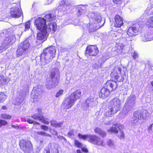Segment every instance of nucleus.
<instances>
[{
  "mask_svg": "<svg viewBox=\"0 0 153 153\" xmlns=\"http://www.w3.org/2000/svg\"><path fill=\"white\" fill-rule=\"evenodd\" d=\"M6 107L5 106H3L2 107V108L3 109H6Z\"/></svg>",
  "mask_w": 153,
  "mask_h": 153,
  "instance_id": "0e129e2a",
  "label": "nucleus"
},
{
  "mask_svg": "<svg viewBox=\"0 0 153 153\" xmlns=\"http://www.w3.org/2000/svg\"><path fill=\"white\" fill-rule=\"evenodd\" d=\"M7 124V122L3 120H1V126H4L6 125Z\"/></svg>",
  "mask_w": 153,
  "mask_h": 153,
  "instance_id": "5fc2aeb1",
  "label": "nucleus"
},
{
  "mask_svg": "<svg viewBox=\"0 0 153 153\" xmlns=\"http://www.w3.org/2000/svg\"><path fill=\"white\" fill-rule=\"evenodd\" d=\"M19 145L21 149L24 151L29 150L32 147L31 142L27 140H21L20 142Z\"/></svg>",
  "mask_w": 153,
  "mask_h": 153,
  "instance_id": "2eb2a0df",
  "label": "nucleus"
},
{
  "mask_svg": "<svg viewBox=\"0 0 153 153\" xmlns=\"http://www.w3.org/2000/svg\"><path fill=\"white\" fill-rule=\"evenodd\" d=\"M53 20L49 21V22L47 23V25L46 27L47 33L52 32L54 33L56 30L57 29V26L56 23L54 22H53Z\"/></svg>",
  "mask_w": 153,
  "mask_h": 153,
  "instance_id": "a211bd4d",
  "label": "nucleus"
},
{
  "mask_svg": "<svg viewBox=\"0 0 153 153\" xmlns=\"http://www.w3.org/2000/svg\"><path fill=\"white\" fill-rule=\"evenodd\" d=\"M6 98V96L4 93H0V103L4 101Z\"/></svg>",
  "mask_w": 153,
  "mask_h": 153,
  "instance_id": "a19ab883",
  "label": "nucleus"
},
{
  "mask_svg": "<svg viewBox=\"0 0 153 153\" xmlns=\"http://www.w3.org/2000/svg\"><path fill=\"white\" fill-rule=\"evenodd\" d=\"M30 44L27 41L22 42L19 46L16 51L17 57L23 55L25 56L28 52Z\"/></svg>",
  "mask_w": 153,
  "mask_h": 153,
  "instance_id": "0eeeda50",
  "label": "nucleus"
},
{
  "mask_svg": "<svg viewBox=\"0 0 153 153\" xmlns=\"http://www.w3.org/2000/svg\"><path fill=\"white\" fill-rule=\"evenodd\" d=\"M41 129L45 131H47L48 130V127L42 125L41 126Z\"/></svg>",
  "mask_w": 153,
  "mask_h": 153,
  "instance_id": "6e6d98bb",
  "label": "nucleus"
},
{
  "mask_svg": "<svg viewBox=\"0 0 153 153\" xmlns=\"http://www.w3.org/2000/svg\"><path fill=\"white\" fill-rule=\"evenodd\" d=\"M94 131L95 133L99 134L103 137H105L106 135V133L99 128H96Z\"/></svg>",
  "mask_w": 153,
  "mask_h": 153,
  "instance_id": "72a5a7b5",
  "label": "nucleus"
},
{
  "mask_svg": "<svg viewBox=\"0 0 153 153\" xmlns=\"http://www.w3.org/2000/svg\"><path fill=\"white\" fill-rule=\"evenodd\" d=\"M93 67L95 69H98L101 67V66L98 63H95L93 65Z\"/></svg>",
  "mask_w": 153,
  "mask_h": 153,
  "instance_id": "de8ad7c7",
  "label": "nucleus"
},
{
  "mask_svg": "<svg viewBox=\"0 0 153 153\" xmlns=\"http://www.w3.org/2000/svg\"><path fill=\"white\" fill-rule=\"evenodd\" d=\"M107 144L110 148L112 149H115L116 148V143L113 140H108L107 142Z\"/></svg>",
  "mask_w": 153,
  "mask_h": 153,
  "instance_id": "2f4dec72",
  "label": "nucleus"
},
{
  "mask_svg": "<svg viewBox=\"0 0 153 153\" xmlns=\"http://www.w3.org/2000/svg\"><path fill=\"white\" fill-rule=\"evenodd\" d=\"M82 151L85 152L87 153L88 152V150L85 147L82 148Z\"/></svg>",
  "mask_w": 153,
  "mask_h": 153,
  "instance_id": "bf43d9fd",
  "label": "nucleus"
},
{
  "mask_svg": "<svg viewBox=\"0 0 153 153\" xmlns=\"http://www.w3.org/2000/svg\"><path fill=\"white\" fill-rule=\"evenodd\" d=\"M42 92V87L40 85H38L34 87L31 92V97L34 101H37L40 98Z\"/></svg>",
  "mask_w": 153,
  "mask_h": 153,
  "instance_id": "f8f14e48",
  "label": "nucleus"
},
{
  "mask_svg": "<svg viewBox=\"0 0 153 153\" xmlns=\"http://www.w3.org/2000/svg\"><path fill=\"white\" fill-rule=\"evenodd\" d=\"M122 129H121L118 131V137L120 139H123L125 137V135L123 131L122 130Z\"/></svg>",
  "mask_w": 153,
  "mask_h": 153,
  "instance_id": "58836bf2",
  "label": "nucleus"
},
{
  "mask_svg": "<svg viewBox=\"0 0 153 153\" xmlns=\"http://www.w3.org/2000/svg\"><path fill=\"white\" fill-rule=\"evenodd\" d=\"M37 133L39 135L49 137H51L50 134H48L44 131H38L37 132Z\"/></svg>",
  "mask_w": 153,
  "mask_h": 153,
  "instance_id": "ea45409f",
  "label": "nucleus"
},
{
  "mask_svg": "<svg viewBox=\"0 0 153 153\" xmlns=\"http://www.w3.org/2000/svg\"><path fill=\"white\" fill-rule=\"evenodd\" d=\"M113 38L115 40H117L119 39V40H120V42L122 43H124V44H123L122 43H119L116 44V45L115 47L117 48V49L116 50L117 53L118 54H120L122 52L124 46V45L127 44V42H126V43H125L123 42H121V40L120 39H114L113 37Z\"/></svg>",
  "mask_w": 153,
  "mask_h": 153,
  "instance_id": "5701e85b",
  "label": "nucleus"
},
{
  "mask_svg": "<svg viewBox=\"0 0 153 153\" xmlns=\"http://www.w3.org/2000/svg\"><path fill=\"white\" fill-rule=\"evenodd\" d=\"M85 7L84 5H79L76 6V11L77 15L79 16L83 13Z\"/></svg>",
  "mask_w": 153,
  "mask_h": 153,
  "instance_id": "a878e982",
  "label": "nucleus"
},
{
  "mask_svg": "<svg viewBox=\"0 0 153 153\" xmlns=\"http://www.w3.org/2000/svg\"><path fill=\"white\" fill-rule=\"evenodd\" d=\"M63 91L62 90H60L59 91L57 92L56 94V97H59L60 95H62L63 94Z\"/></svg>",
  "mask_w": 153,
  "mask_h": 153,
  "instance_id": "09e8293b",
  "label": "nucleus"
},
{
  "mask_svg": "<svg viewBox=\"0 0 153 153\" xmlns=\"http://www.w3.org/2000/svg\"><path fill=\"white\" fill-rule=\"evenodd\" d=\"M55 19L54 14L46 15L43 18L39 17L35 19L34 25L36 29L39 30H47L46 28L47 23L49 21Z\"/></svg>",
  "mask_w": 153,
  "mask_h": 153,
  "instance_id": "20e7f679",
  "label": "nucleus"
},
{
  "mask_svg": "<svg viewBox=\"0 0 153 153\" xmlns=\"http://www.w3.org/2000/svg\"><path fill=\"white\" fill-rule=\"evenodd\" d=\"M50 132L52 134L57 135V132L54 130V129H50Z\"/></svg>",
  "mask_w": 153,
  "mask_h": 153,
  "instance_id": "603ef678",
  "label": "nucleus"
},
{
  "mask_svg": "<svg viewBox=\"0 0 153 153\" xmlns=\"http://www.w3.org/2000/svg\"><path fill=\"white\" fill-rule=\"evenodd\" d=\"M91 135H82L79 133L78 134V137L79 139H82L83 140H85L89 142V140L91 139Z\"/></svg>",
  "mask_w": 153,
  "mask_h": 153,
  "instance_id": "473e14b6",
  "label": "nucleus"
},
{
  "mask_svg": "<svg viewBox=\"0 0 153 153\" xmlns=\"http://www.w3.org/2000/svg\"><path fill=\"white\" fill-rule=\"evenodd\" d=\"M46 153H50L49 151L47 150L46 152Z\"/></svg>",
  "mask_w": 153,
  "mask_h": 153,
  "instance_id": "338daca9",
  "label": "nucleus"
},
{
  "mask_svg": "<svg viewBox=\"0 0 153 153\" xmlns=\"http://www.w3.org/2000/svg\"><path fill=\"white\" fill-rule=\"evenodd\" d=\"M153 13V6L149 5L143 14V16H148Z\"/></svg>",
  "mask_w": 153,
  "mask_h": 153,
  "instance_id": "7c9ffc66",
  "label": "nucleus"
},
{
  "mask_svg": "<svg viewBox=\"0 0 153 153\" xmlns=\"http://www.w3.org/2000/svg\"><path fill=\"white\" fill-rule=\"evenodd\" d=\"M121 105L120 100L119 98H115L110 102L109 107H111L117 112L120 110Z\"/></svg>",
  "mask_w": 153,
  "mask_h": 153,
  "instance_id": "ddd939ff",
  "label": "nucleus"
},
{
  "mask_svg": "<svg viewBox=\"0 0 153 153\" xmlns=\"http://www.w3.org/2000/svg\"><path fill=\"white\" fill-rule=\"evenodd\" d=\"M109 110L104 114V116L105 117H112L117 112L111 107H109Z\"/></svg>",
  "mask_w": 153,
  "mask_h": 153,
  "instance_id": "c85d7f7f",
  "label": "nucleus"
},
{
  "mask_svg": "<svg viewBox=\"0 0 153 153\" xmlns=\"http://www.w3.org/2000/svg\"><path fill=\"white\" fill-rule=\"evenodd\" d=\"M27 121L28 123L30 124H33L34 125L36 124H39L38 123L35 121H33L32 120L30 119H27Z\"/></svg>",
  "mask_w": 153,
  "mask_h": 153,
  "instance_id": "c03bdc74",
  "label": "nucleus"
},
{
  "mask_svg": "<svg viewBox=\"0 0 153 153\" xmlns=\"http://www.w3.org/2000/svg\"><path fill=\"white\" fill-rule=\"evenodd\" d=\"M153 126V123H152L148 127V129L149 130V133H151L152 132V128Z\"/></svg>",
  "mask_w": 153,
  "mask_h": 153,
  "instance_id": "864d4df0",
  "label": "nucleus"
},
{
  "mask_svg": "<svg viewBox=\"0 0 153 153\" xmlns=\"http://www.w3.org/2000/svg\"><path fill=\"white\" fill-rule=\"evenodd\" d=\"M1 117L3 118L9 119L11 118V116L7 114H3L1 115Z\"/></svg>",
  "mask_w": 153,
  "mask_h": 153,
  "instance_id": "79ce46f5",
  "label": "nucleus"
},
{
  "mask_svg": "<svg viewBox=\"0 0 153 153\" xmlns=\"http://www.w3.org/2000/svg\"><path fill=\"white\" fill-rule=\"evenodd\" d=\"M31 117L36 120H39L42 122L44 124L46 125H48L49 124V120L45 118L42 116H38V115H33Z\"/></svg>",
  "mask_w": 153,
  "mask_h": 153,
  "instance_id": "4be33fe9",
  "label": "nucleus"
},
{
  "mask_svg": "<svg viewBox=\"0 0 153 153\" xmlns=\"http://www.w3.org/2000/svg\"><path fill=\"white\" fill-rule=\"evenodd\" d=\"M71 5L66 0H62L57 8V10L59 11L62 12L63 14L65 13L66 11L70 9Z\"/></svg>",
  "mask_w": 153,
  "mask_h": 153,
  "instance_id": "4468645a",
  "label": "nucleus"
},
{
  "mask_svg": "<svg viewBox=\"0 0 153 153\" xmlns=\"http://www.w3.org/2000/svg\"><path fill=\"white\" fill-rule=\"evenodd\" d=\"M110 94V91L108 89L105 88H103L101 90L99 94V96L103 99L107 97Z\"/></svg>",
  "mask_w": 153,
  "mask_h": 153,
  "instance_id": "393cba45",
  "label": "nucleus"
},
{
  "mask_svg": "<svg viewBox=\"0 0 153 153\" xmlns=\"http://www.w3.org/2000/svg\"><path fill=\"white\" fill-rule=\"evenodd\" d=\"M131 109V107H129V104L125 103L122 112L124 117L127 115Z\"/></svg>",
  "mask_w": 153,
  "mask_h": 153,
  "instance_id": "c756f323",
  "label": "nucleus"
},
{
  "mask_svg": "<svg viewBox=\"0 0 153 153\" xmlns=\"http://www.w3.org/2000/svg\"><path fill=\"white\" fill-rule=\"evenodd\" d=\"M141 40L143 42H148L153 40V37L150 33L142 34L140 36Z\"/></svg>",
  "mask_w": 153,
  "mask_h": 153,
  "instance_id": "412c9836",
  "label": "nucleus"
},
{
  "mask_svg": "<svg viewBox=\"0 0 153 153\" xmlns=\"http://www.w3.org/2000/svg\"><path fill=\"white\" fill-rule=\"evenodd\" d=\"M37 111H38V114H35V115H36H36H38V116H42L41 115V109L40 108H39L38 109H37Z\"/></svg>",
  "mask_w": 153,
  "mask_h": 153,
  "instance_id": "4d7b16f0",
  "label": "nucleus"
},
{
  "mask_svg": "<svg viewBox=\"0 0 153 153\" xmlns=\"http://www.w3.org/2000/svg\"><path fill=\"white\" fill-rule=\"evenodd\" d=\"M151 114L152 116H153V111L152 113Z\"/></svg>",
  "mask_w": 153,
  "mask_h": 153,
  "instance_id": "774afa93",
  "label": "nucleus"
},
{
  "mask_svg": "<svg viewBox=\"0 0 153 153\" xmlns=\"http://www.w3.org/2000/svg\"><path fill=\"white\" fill-rule=\"evenodd\" d=\"M30 23L29 21L26 22L25 25V29H28L30 28Z\"/></svg>",
  "mask_w": 153,
  "mask_h": 153,
  "instance_id": "49530a36",
  "label": "nucleus"
},
{
  "mask_svg": "<svg viewBox=\"0 0 153 153\" xmlns=\"http://www.w3.org/2000/svg\"><path fill=\"white\" fill-rule=\"evenodd\" d=\"M88 16L90 19V23L87 25V27L89 28L90 32H93L103 25L104 24L101 26L99 24L102 20L100 14L97 13H90Z\"/></svg>",
  "mask_w": 153,
  "mask_h": 153,
  "instance_id": "7ed1b4c3",
  "label": "nucleus"
},
{
  "mask_svg": "<svg viewBox=\"0 0 153 153\" xmlns=\"http://www.w3.org/2000/svg\"><path fill=\"white\" fill-rule=\"evenodd\" d=\"M115 22L114 24L115 27H120L123 25V19L119 15H117L115 16Z\"/></svg>",
  "mask_w": 153,
  "mask_h": 153,
  "instance_id": "b1692460",
  "label": "nucleus"
},
{
  "mask_svg": "<svg viewBox=\"0 0 153 153\" xmlns=\"http://www.w3.org/2000/svg\"><path fill=\"white\" fill-rule=\"evenodd\" d=\"M74 144L78 148H81L82 146V144L78 141L75 140L74 141Z\"/></svg>",
  "mask_w": 153,
  "mask_h": 153,
  "instance_id": "37998d69",
  "label": "nucleus"
},
{
  "mask_svg": "<svg viewBox=\"0 0 153 153\" xmlns=\"http://www.w3.org/2000/svg\"><path fill=\"white\" fill-rule=\"evenodd\" d=\"M96 104V102L94 101V99L93 98H88L87 99L85 103V105L86 108H92Z\"/></svg>",
  "mask_w": 153,
  "mask_h": 153,
  "instance_id": "bb28decb",
  "label": "nucleus"
},
{
  "mask_svg": "<svg viewBox=\"0 0 153 153\" xmlns=\"http://www.w3.org/2000/svg\"><path fill=\"white\" fill-rule=\"evenodd\" d=\"M135 100V98L134 97H133L129 99L126 103H127L128 104V105L129 104V107H131V108L132 109L134 105Z\"/></svg>",
  "mask_w": 153,
  "mask_h": 153,
  "instance_id": "c9c22d12",
  "label": "nucleus"
},
{
  "mask_svg": "<svg viewBox=\"0 0 153 153\" xmlns=\"http://www.w3.org/2000/svg\"><path fill=\"white\" fill-rule=\"evenodd\" d=\"M56 48L54 46H51L45 49L40 56V61L42 65L45 64L55 56Z\"/></svg>",
  "mask_w": 153,
  "mask_h": 153,
  "instance_id": "423d86ee",
  "label": "nucleus"
},
{
  "mask_svg": "<svg viewBox=\"0 0 153 153\" xmlns=\"http://www.w3.org/2000/svg\"><path fill=\"white\" fill-rule=\"evenodd\" d=\"M104 60L102 58H100L98 60L97 62L101 66L102 64L104 62Z\"/></svg>",
  "mask_w": 153,
  "mask_h": 153,
  "instance_id": "3c124183",
  "label": "nucleus"
},
{
  "mask_svg": "<svg viewBox=\"0 0 153 153\" xmlns=\"http://www.w3.org/2000/svg\"><path fill=\"white\" fill-rule=\"evenodd\" d=\"M131 56L133 58L135 59L137 58L138 56V55L137 53L136 52L134 51L133 53H131Z\"/></svg>",
  "mask_w": 153,
  "mask_h": 153,
  "instance_id": "8fccbe9b",
  "label": "nucleus"
},
{
  "mask_svg": "<svg viewBox=\"0 0 153 153\" xmlns=\"http://www.w3.org/2000/svg\"><path fill=\"white\" fill-rule=\"evenodd\" d=\"M140 24H141L140 22L137 23L132 26L130 27L126 33H124V32L123 31L121 30L118 32L112 33V36L114 39H120L121 42L126 43L128 40L126 38V37H127V36L130 37L134 36L137 32L141 30L142 27L140 26Z\"/></svg>",
  "mask_w": 153,
  "mask_h": 153,
  "instance_id": "f257e3e1",
  "label": "nucleus"
},
{
  "mask_svg": "<svg viewBox=\"0 0 153 153\" xmlns=\"http://www.w3.org/2000/svg\"><path fill=\"white\" fill-rule=\"evenodd\" d=\"M58 70L57 68L53 69L51 71L50 76L51 78L47 79L46 82V86L49 89L54 88L57 85V82L53 81L54 78L56 73H58Z\"/></svg>",
  "mask_w": 153,
  "mask_h": 153,
  "instance_id": "6e6552de",
  "label": "nucleus"
},
{
  "mask_svg": "<svg viewBox=\"0 0 153 153\" xmlns=\"http://www.w3.org/2000/svg\"><path fill=\"white\" fill-rule=\"evenodd\" d=\"M105 1H104V2H103L102 3V4H101V5L103 6V5H105Z\"/></svg>",
  "mask_w": 153,
  "mask_h": 153,
  "instance_id": "e2e57ef3",
  "label": "nucleus"
},
{
  "mask_svg": "<svg viewBox=\"0 0 153 153\" xmlns=\"http://www.w3.org/2000/svg\"><path fill=\"white\" fill-rule=\"evenodd\" d=\"M146 24L149 27H153V16L150 17L147 19Z\"/></svg>",
  "mask_w": 153,
  "mask_h": 153,
  "instance_id": "4c0bfd02",
  "label": "nucleus"
},
{
  "mask_svg": "<svg viewBox=\"0 0 153 153\" xmlns=\"http://www.w3.org/2000/svg\"><path fill=\"white\" fill-rule=\"evenodd\" d=\"M149 115V114L146 110H143L141 111H135L133 117V123H136L138 121L139 119H145Z\"/></svg>",
  "mask_w": 153,
  "mask_h": 153,
  "instance_id": "1a4fd4ad",
  "label": "nucleus"
},
{
  "mask_svg": "<svg viewBox=\"0 0 153 153\" xmlns=\"http://www.w3.org/2000/svg\"><path fill=\"white\" fill-rule=\"evenodd\" d=\"M121 68L118 67H115L111 74V76L114 78L116 81L109 80L106 82L107 88L112 91L115 90L118 86V83L120 82H123L124 78L121 75Z\"/></svg>",
  "mask_w": 153,
  "mask_h": 153,
  "instance_id": "f03ea898",
  "label": "nucleus"
},
{
  "mask_svg": "<svg viewBox=\"0 0 153 153\" xmlns=\"http://www.w3.org/2000/svg\"><path fill=\"white\" fill-rule=\"evenodd\" d=\"M77 153H82V152L79 149L77 150Z\"/></svg>",
  "mask_w": 153,
  "mask_h": 153,
  "instance_id": "680f3d73",
  "label": "nucleus"
},
{
  "mask_svg": "<svg viewBox=\"0 0 153 153\" xmlns=\"http://www.w3.org/2000/svg\"><path fill=\"white\" fill-rule=\"evenodd\" d=\"M51 125L56 128L60 127L62 125V123H58L54 120H52L50 122Z\"/></svg>",
  "mask_w": 153,
  "mask_h": 153,
  "instance_id": "f704fd0d",
  "label": "nucleus"
},
{
  "mask_svg": "<svg viewBox=\"0 0 153 153\" xmlns=\"http://www.w3.org/2000/svg\"><path fill=\"white\" fill-rule=\"evenodd\" d=\"M7 83L6 78L4 76L0 75V86Z\"/></svg>",
  "mask_w": 153,
  "mask_h": 153,
  "instance_id": "e433bc0d",
  "label": "nucleus"
},
{
  "mask_svg": "<svg viewBox=\"0 0 153 153\" xmlns=\"http://www.w3.org/2000/svg\"><path fill=\"white\" fill-rule=\"evenodd\" d=\"M11 126L12 127L15 129H18L19 128V126H18V125L16 124L15 125L12 124Z\"/></svg>",
  "mask_w": 153,
  "mask_h": 153,
  "instance_id": "13d9d810",
  "label": "nucleus"
},
{
  "mask_svg": "<svg viewBox=\"0 0 153 153\" xmlns=\"http://www.w3.org/2000/svg\"><path fill=\"white\" fill-rule=\"evenodd\" d=\"M24 100V97H22V98L21 99L20 101L19 102V104H21V103L23 102Z\"/></svg>",
  "mask_w": 153,
  "mask_h": 153,
  "instance_id": "052dcab7",
  "label": "nucleus"
},
{
  "mask_svg": "<svg viewBox=\"0 0 153 153\" xmlns=\"http://www.w3.org/2000/svg\"><path fill=\"white\" fill-rule=\"evenodd\" d=\"M68 135L71 138H74V134L73 131H70L68 133Z\"/></svg>",
  "mask_w": 153,
  "mask_h": 153,
  "instance_id": "a18cd8bd",
  "label": "nucleus"
},
{
  "mask_svg": "<svg viewBox=\"0 0 153 153\" xmlns=\"http://www.w3.org/2000/svg\"><path fill=\"white\" fill-rule=\"evenodd\" d=\"M89 142L97 145L104 146L105 144L104 143L103 140L101 139L99 137L95 135H91Z\"/></svg>",
  "mask_w": 153,
  "mask_h": 153,
  "instance_id": "dca6fc26",
  "label": "nucleus"
},
{
  "mask_svg": "<svg viewBox=\"0 0 153 153\" xmlns=\"http://www.w3.org/2000/svg\"><path fill=\"white\" fill-rule=\"evenodd\" d=\"M98 50L96 46H90L87 47L85 54H88L93 56H96L98 52Z\"/></svg>",
  "mask_w": 153,
  "mask_h": 153,
  "instance_id": "f3484780",
  "label": "nucleus"
},
{
  "mask_svg": "<svg viewBox=\"0 0 153 153\" xmlns=\"http://www.w3.org/2000/svg\"><path fill=\"white\" fill-rule=\"evenodd\" d=\"M10 13L13 18H17L21 17L22 13L20 3H18L15 7L11 8Z\"/></svg>",
  "mask_w": 153,
  "mask_h": 153,
  "instance_id": "9b49d317",
  "label": "nucleus"
},
{
  "mask_svg": "<svg viewBox=\"0 0 153 153\" xmlns=\"http://www.w3.org/2000/svg\"><path fill=\"white\" fill-rule=\"evenodd\" d=\"M81 94V92L79 90H77L71 93L63 102V108L65 109L71 108L75 103L76 100L80 98Z\"/></svg>",
  "mask_w": 153,
  "mask_h": 153,
  "instance_id": "39448f33",
  "label": "nucleus"
},
{
  "mask_svg": "<svg viewBox=\"0 0 153 153\" xmlns=\"http://www.w3.org/2000/svg\"><path fill=\"white\" fill-rule=\"evenodd\" d=\"M124 127V126L123 125L119 124H115L113 125L112 128L108 129L107 131L108 132L117 133H118V130H120L121 129H123Z\"/></svg>",
  "mask_w": 153,
  "mask_h": 153,
  "instance_id": "6ab92c4d",
  "label": "nucleus"
},
{
  "mask_svg": "<svg viewBox=\"0 0 153 153\" xmlns=\"http://www.w3.org/2000/svg\"><path fill=\"white\" fill-rule=\"evenodd\" d=\"M109 110L104 114V116L105 117H112L117 112L111 107H109Z\"/></svg>",
  "mask_w": 153,
  "mask_h": 153,
  "instance_id": "cd10ccee",
  "label": "nucleus"
},
{
  "mask_svg": "<svg viewBox=\"0 0 153 153\" xmlns=\"http://www.w3.org/2000/svg\"><path fill=\"white\" fill-rule=\"evenodd\" d=\"M40 32L37 34V39L39 40H46L47 37V30H40Z\"/></svg>",
  "mask_w": 153,
  "mask_h": 153,
  "instance_id": "aec40b11",
  "label": "nucleus"
},
{
  "mask_svg": "<svg viewBox=\"0 0 153 153\" xmlns=\"http://www.w3.org/2000/svg\"><path fill=\"white\" fill-rule=\"evenodd\" d=\"M15 37L11 35L5 38L3 41L1 46L0 47V53L5 51L15 40Z\"/></svg>",
  "mask_w": 153,
  "mask_h": 153,
  "instance_id": "9d476101",
  "label": "nucleus"
},
{
  "mask_svg": "<svg viewBox=\"0 0 153 153\" xmlns=\"http://www.w3.org/2000/svg\"><path fill=\"white\" fill-rule=\"evenodd\" d=\"M111 121H109L108 122V123H106V124H108H108H109L111 123Z\"/></svg>",
  "mask_w": 153,
  "mask_h": 153,
  "instance_id": "69168bd1",
  "label": "nucleus"
}]
</instances>
